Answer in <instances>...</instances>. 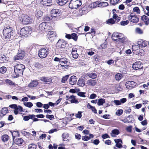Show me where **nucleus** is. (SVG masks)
<instances>
[{"label": "nucleus", "instance_id": "obj_1", "mask_svg": "<svg viewBox=\"0 0 149 149\" xmlns=\"http://www.w3.org/2000/svg\"><path fill=\"white\" fill-rule=\"evenodd\" d=\"M13 28L9 26L5 27L3 31V34L5 38L9 40L13 37Z\"/></svg>", "mask_w": 149, "mask_h": 149}, {"label": "nucleus", "instance_id": "obj_2", "mask_svg": "<svg viewBox=\"0 0 149 149\" xmlns=\"http://www.w3.org/2000/svg\"><path fill=\"white\" fill-rule=\"evenodd\" d=\"M25 67L23 65L21 64H18L14 66V72L16 76L14 78H16L19 76H22L23 72V70Z\"/></svg>", "mask_w": 149, "mask_h": 149}, {"label": "nucleus", "instance_id": "obj_3", "mask_svg": "<svg viewBox=\"0 0 149 149\" xmlns=\"http://www.w3.org/2000/svg\"><path fill=\"white\" fill-rule=\"evenodd\" d=\"M52 15L51 17H48V20H52V21H57L58 18L57 17L59 16L61 12L60 10L57 9H53L51 11Z\"/></svg>", "mask_w": 149, "mask_h": 149}, {"label": "nucleus", "instance_id": "obj_4", "mask_svg": "<svg viewBox=\"0 0 149 149\" xmlns=\"http://www.w3.org/2000/svg\"><path fill=\"white\" fill-rule=\"evenodd\" d=\"M20 20L22 22V24H27L31 23L33 22V19L27 15H22L20 17Z\"/></svg>", "mask_w": 149, "mask_h": 149}, {"label": "nucleus", "instance_id": "obj_5", "mask_svg": "<svg viewBox=\"0 0 149 149\" xmlns=\"http://www.w3.org/2000/svg\"><path fill=\"white\" fill-rule=\"evenodd\" d=\"M81 2L80 0H71L69 6L72 9H76L81 6Z\"/></svg>", "mask_w": 149, "mask_h": 149}, {"label": "nucleus", "instance_id": "obj_6", "mask_svg": "<svg viewBox=\"0 0 149 149\" xmlns=\"http://www.w3.org/2000/svg\"><path fill=\"white\" fill-rule=\"evenodd\" d=\"M60 65L63 69H67L70 65V62L66 58L63 57L61 58Z\"/></svg>", "mask_w": 149, "mask_h": 149}, {"label": "nucleus", "instance_id": "obj_7", "mask_svg": "<svg viewBox=\"0 0 149 149\" xmlns=\"http://www.w3.org/2000/svg\"><path fill=\"white\" fill-rule=\"evenodd\" d=\"M31 32V30H30L29 28L26 26L23 28L21 29L20 33L22 36H27Z\"/></svg>", "mask_w": 149, "mask_h": 149}, {"label": "nucleus", "instance_id": "obj_8", "mask_svg": "<svg viewBox=\"0 0 149 149\" xmlns=\"http://www.w3.org/2000/svg\"><path fill=\"white\" fill-rule=\"evenodd\" d=\"M48 53V49L42 48L39 51L38 55L41 58H44L47 56Z\"/></svg>", "mask_w": 149, "mask_h": 149}, {"label": "nucleus", "instance_id": "obj_9", "mask_svg": "<svg viewBox=\"0 0 149 149\" xmlns=\"http://www.w3.org/2000/svg\"><path fill=\"white\" fill-rule=\"evenodd\" d=\"M9 107L15 109L14 112L15 115L18 114V111L22 112L23 111L22 107L19 106H18L16 104L10 105Z\"/></svg>", "mask_w": 149, "mask_h": 149}, {"label": "nucleus", "instance_id": "obj_10", "mask_svg": "<svg viewBox=\"0 0 149 149\" xmlns=\"http://www.w3.org/2000/svg\"><path fill=\"white\" fill-rule=\"evenodd\" d=\"M143 68V65L141 62L140 61L136 62L132 65V68L135 70L141 69Z\"/></svg>", "mask_w": 149, "mask_h": 149}, {"label": "nucleus", "instance_id": "obj_11", "mask_svg": "<svg viewBox=\"0 0 149 149\" xmlns=\"http://www.w3.org/2000/svg\"><path fill=\"white\" fill-rule=\"evenodd\" d=\"M136 85V83L135 82L131 81L126 82L125 85L127 88L131 89L134 88Z\"/></svg>", "mask_w": 149, "mask_h": 149}, {"label": "nucleus", "instance_id": "obj_12", "mask_svg": "<svg viewBox=\"0 0 149 149\" xmlns=\"http://www.w3.org/2000/svg\"><path fill=\"white\" fill-rule=\"evenodd\" d=\"M24 56V52L22 51H19L18 53L14 57V59L17 60L23 58Z\"/></svg>", "mask_w": 149, "mask_h": 149}, {"label": "nucleus", "instance_id": "obj_13", "mask_svg": "<svg viewBox=\"0 0 149 149\" xmlns=\"http://www.w3.org/2000/svg\"><path fill=\"white\" fill-rule=\"evenodd\" d=\"M123 36V35L122 33L114 32L111 38L112 40L118 42L119 38Z\"/></svg>", "mask_w": 149, "mask_h": 149}, {"label": "nucleus", "instance_id": "obj_14", "mask_svg": "<svg viewBox=\"0 0 149 149\" xmlns=\"http://www.w3.org/2000/svg\"><path fill=\"white\" fill-rule=\"evenodd\" d=\"M65 37L68 39H72L76 41L77 40L78 36L75 33H72L71 34L65 33Z\"/></svg>", "mask_w": 149, "mask_h": 149}, {"label": "nucleus", "instance_id": "obj_15", "mask_svg": "<svg viewBox=\"0 0 149 149\" xmlns=\"http://www.w3.org/2000/svg\"><path fill=\"white\" fill-rule=\"evenodd\" d=\"M128 19L130 22L134 23L138 22L139 20V19L137 16L132 14L128 16Z\"/></svg>", "mask_w": 149, "mask_h": 149}, {"label": "nucleus", "instance_id": "obj_16", "mask_svg": "<svg viewBox=\"0 0 149 149\" xmlns=\"http://www.w3.org/2000/svg\"><path fill=\"white\" fill-rule=\"evenodd\" d=\"M38 27L39 31H42L45 30L49 27L46 22H42L39 24Z\"/></svg>", "mask_w": 149, "mask_h": 149}, {"label": "nucleus", "instance_id": "obj_17", "mask_svg": "<svg viewBox=\"0 0 149 149\" xmlns=\"http://www.w3.org/2000/svg\"><path fill=\"white\" fill-rule=\"evenodd\" d=\"M67 42L63 40H59L56 44V47L59 48L65 47Z\"/></svg>", "mask_w": 149, "mask_h": 149}, {"label": "nucleus", "instance_id": "obj_18", "mask_svg": "<svg viewBox=\"0 0 149 149\" xmlns=\"http://www.w3.org/2000/svg\"><path fill=\"white\" fill-rule=\"evenodd\" d=\"M40 79L42 81H43L45 83L49 84L51 83L52 80V79L51 78L45 77H42L40 78Z\"/></svg>", "mask_w": 149, "mask_h": 149}, {"label": "nucleus", "instance_id": "obj_19", "mask_svg": "<svg viewBox=\"0 0 149 149\" xmlns=\"http://www.w3.org/2000/svg\"><path fill=\"white\" fill-rule=\"evenodd\" d=\"M42 5L45 6H48L52 3V0H40Z\"/></svg>", "mask_w": 149, "mask_h": 149}, {"label": "nucleus", "instance_id": "obj_20", "mask_svg": "<svg viewBox=\"0 0 149 149\" xmlns=\"http://www.w3.org/2000/svg\"><path fill=\"white\" fill-rule=\"evenodd\" d=\"M9 59V57L6 56L5 55H0V62L1 63L6 62Z\"/></svg>", "mask_w": 149, "mask_h": 149}, {"label": "nucleus", "instance_id": "obj_21", "mask_svg": "<svg viewBox=\"0 0 149 149\" xmlns=\"http://www.w3.org/2000/svg\"><path fill=\"white\" fill-rule=\"evenodd\" d=\"M114 141L116 143V146L118 148H120L122 147V141L120 139H116L114 140Z\"/></svg>", "mask_w": 149, "mask_h": 149}, {"label": "nucleus", "instance_id": "obj_22", "mask_svg": "<svg viewBox=\"0 0 149 149\" xmlns=\"http://www.w3.org/2000/svg\"><path fill=\"white\" fill-rule=\"evenodd\" d=\"M77 81L76 77L74 76H72L69 79V83L71 85H74Z\"/></svg>", "mask_w": 149, "mask_h": 149}, {"label": "nucleus", "instance_id": "obj_23", "mask_svg": "<svg viewBox=\"0 0 149 149\" xmlns=\"http://www.w3.org/2000/svg\"><path fill=\"white\" fill-rule=\"evenodd\" d=\"M69 134L68 133H63L62 135V138L63 141L68 142L69 141Z\"/></svg>", "mask_w": 149, "mask_h": 149}, {"label": "nucleus", "instance_id": "obj_24", "mask_svg": "<svg viewBox=\"0 0 149 149\" xmlns=\"http://www.w3.org/2000/svg\"><path fill=\"white\" fill-rule=\"evenodd\" d=\"M96 83L95 80L90 79L87 81L86 84L88 85L93 86L95 85Z\"/></svg>", "mask_w": 149, "mask_h": 149}, {"label": "nucleus", "instance_id": "obj_25", "mask_svg": "<svg viewBox=\"0 0 149 149\" xmlns=\"http://www.w3.org/2000/svg\"><path fill=\"white\" fill-rule=\"evenodd\" d=\"M141 19L146 25H147L149 24V18L148 16L144 15H143L141 17Z\"/></svg>", "mask_w": 149, "mask_h": 149}, {"label": "nucleus", "instance_id": "obj_26", "mask_svg": "<svg viewBox=\"0 0 149 149\" xmlns=\"http://www.w3.org/2000/svg\"><path fill=\"white\" fill-rule=\"evenodd\" d=\"M119 133V131L118 129H115L112 130L111 135L112 137H115L116 136V135H117Z\"/></svg>", "mask_w": 149, "mask_h": 149}, {"label": "nucleus", "instance_id": "obj_27", "mask_svg": "<svg viewBox=\"0 0 149 149\" xmlns=\"http://www.w3.org/2000/svg\"><path fill=\"white\" fill-rule=\"evenodd\" d=\"M38 84V82L36 80H34L28 85V87L30 88L35 87Z\"/></svg>", "mask_w": 149, "mask_h": 149}, {"label": "nucleus", "instance_id": "obj_28", "mask_svg": "<svg viewBox=\"0 0 149 149\" xmlns=\"http://www.w3.org/2000/svg\"><path fill=\"white\" fill-rule=\"evenodd\" d=\"M23 140L22 139L18 138L15 141V143L17 145L19 146H20L23 143Z\"/></svg>", "mask_w": 149, "mask_h": 149}, {"label": "nucleus", "instance_id": "obj_29", "mask_svg": "<svg viewBox=\"0 0 149 149\" xmlns=\"http://www.w3.org/2000/svg\"><path fill=\"white\" fill-rule=\"evenodd\" d=\"M77 83L78 85L82 87L84 86L85 85L84 80L82 79H79Z\"/></svg>", "mask_w": 149, "mask_h": 149}, {"label": "nucleus", "instance_id": "obj_30", "mask_svg": "<svg viewBox=\"0 0 149 149\" xmlns=\"http://www.w3.org/2000/svg\"><path fill=\"white\" fill-rule=\"evenodd\" d=\"M1 138L3 142H6L8 140L9 137L7 134H4L1 136Z\"/></svg>", "mask_w": 149, "mask_h": 149}, {"label": "nucleus", "instance_id": "obj_31", "mask_svg": "<svg viewBox=\"0 0 149 149\" xmlns=\"http://www.w3.org/2000/svg\"><path fill=\"white\" fill-rule=\"evenodd\" d=\"M108 5V4L107 2H101L100 3L99 2V4L98 7H106Z\"/></svg>", "mask_w": 149, "mask_h": 149}, {"label": "nucleus", "instance_id": "obj_32", "mask_svg": "<svg viewBox=\"0 0 149 149\" xmlns=\"http://www.w3.org/2000/svg\"><path fill=\"white\" fill-rule=\"evenodd\" d=\"M68 2L67 0H57V3L60 6H63L65 5Z\"/></svg>", "mask_w": 149, "mask_h": 149}, {"label": "nucleus", "instance_id": "obj_33", "mask_svg": "<svg viewBox=\"0 0 149 149\" xmlns=\"http://www.w3.org/2000/svg\"><path fill=\"white\" fill-rule=\"evenodd\" d=\"M87 107L89 109H91L94 113H97V111L95 108L90 105L89 103L88 104Z\"/></svg>", "mask_w": 149, "mask_h": 149}, {"label": "nucleus", "instance_id": "obj_34", "mask_svg": "<svg viewBox=\"0 0 149 149\" xmlns=\"http://www.w3.org/2000/svg\"><path fill=\"white\" fill-rule=\"evenodd\" d=\"M123 75L120 73L117 74L115 75V78L116 81H119L123 77Z\"/></svg>", "mask_w": 149, "mask_h": 149}, {"label": "nucleus", "instance_id": "obj_35", "mask_svg": "<svg viewBox=\"0 0 149 149\" xmlns=\"http://www.w3.org/2000/svg\"><path fill=\"white\" fill-rule=\"evenodd\" d=\"M99 4V1H96L95 2H93L91 4V8H95L96 7H98Z\"/></svg>", "mask_w": 149, "mask_h": 149}, {"label": "nucleus", "instance_id": "obj_36", "mask_svg": "<svg viewBox=\"0 0 149 149\" xmlns=\"http://www.w3.org/2000/svg\"><path fill=\"white\" fill-rule=\"evenodd\" d=\"M105 102V100L104 99L100 98L98 100L97 104L99 106L102 105Z\"/></svg>", "mask_w": 149, "mask_h": 149}, {"label": "nucleus", "instance_id": "obj_37", "mask_svg": "<svg viewBox=\"0 0 149 149\" xmlns=\"http://www.w3.org/2000/svg\"><path fill=\"white\" fill-rule=\"evenodd\" d=\"M122 37L123 36L120 38L118 40V43H124L127 41V39L126 38L123 37Z\"/></svg>", "mask_w": 149, "mask_h": 149}, {"label": "nucleus", "instance_id": "obj_38", "mask_svg": "<svg viewBox=\"0 0 149 149\" xmlns=\"http://www.w3.org/2000/svg\"><path fill=\"white\" fill-rule=\"evenodd\" d=\"M5 81L7 84H8L10 86H15V83L9 79H6Z\"/></svg>", "mask_w": 149, "mask_h": 149}, {"label": "nucleus", "instance_id": "obj_39", "mask_svg": "<svg viewBox=\"0 0 149 149\" xmlns=\"http://www.w3.org/2000/svg\"><path fill=\"white\" fill-rule=\"evenodd\" d=\"M42 15V12L41 11L38 10L35 16L38 19L41 17Z\"/></svg>", "mask_w": 149, "mask_h": 149}, {"label": "nucleus", "instance_id": "obj_40", "mask_svg": "<svg viewBox=\"0 0 149 149\" xmlns=\"http://www.w3.org/2000/svg\"><path fill=\"white\" fill-rule=\"evenodd\" d=\"M133 11L136 14H139L140 13V10L139 7H135L133 8Z\"/></svg>", "mask_w": 149, "mask_h": 149}, {"label": "nucleus", "instance_id": "obj_41", "mask_svg": "<svg viewBox=\"0 0 149 149\" xmlns=\"http://www.w3.org/2000/svg\"><path fill=\"white\" fill-rule=\"evenodd\" d=\"M88 76L90 78L92 79H95L97 77V74L94 72H91L89 73Z\"/></svg>", "mask_w": 149, "mask_h": 149}, {"label": "nucleus", "instance_id": "obj_42", "mask_svg": "<svg viewBox=\"0 0 149 149\" xmlns=\"http://www.w3.org/2000/svg\"><path fill=\"white\" fill-rule=\"evenodd\" d=\"M113 17V19L115 20L116 22H118L120 20V18L118 17L116 14H114Z\"/></svg>", "mask_w": 149, "mask_h": 149}, {"label": "nucleus", "instance_id": "obj_43", "mask_svg": "<svg viewBox=\"0 0 149 149\" xmlns=\"http://www.w3.org/2000/svg\"><path fill=\"white\" fill-rule=\"evenodd\" d=\"M35 67L37 68H42V65L41 63L37 62L34 64Z\"/></svg>", "mask_w": 149, "mask_h": 149}, {"label": "nucleus", "instance_id": "obj_44", "mask_svg": "<svg viewBox=\"0 0 149 149\" xmlns=\"http://www.w3.org/2000/svg\"><path fill=\"white\" fill-rule=\"evenodd\" d=\"M24 105L26 107L29 108L33 106V104L32 103L30 102H25L24 103Z\"/></svg>", "mask_w": 149, "mask_h": 149}, {"label": "nucleus", "instance_id": "obj_45", "mask_svg": "<svg viewBox=\"0 0 149 149\" xmlns=\"http://www.w3.org/2000/svg\"><path fill=\"white\" fill-rule=\"evenodd\" d=\"M69 75H67L65 76L62 79L61 82L62 83H65L66 82L67 79H68Z\"/></svg>", "mask_w": 149, "mask_h": 149}, {"label": "nucleus", "instance_id": "obj_46", "mask_svg": "<svg viewBox=\"0 0 149 149\" xmlns=\"http://www.w3.org/2000/svg\"><path fill=\"white\" fill-rule=\"evenodd\" d=\"M7 69L6 67H2L0 68V73L2 74L4 73L6 71Z\"/></svg>", "mask_w": 149, "mask_h": 149}, {"label": "nucleus", "instance_id": "obj_47", "mask_svg": "<svg viewBox=\"0 0 149 149\" xmlns=\"http://www.w3.org/2000/svg\"><path fill=\"white\" fill-rule=\"evenodd\" d=\"M36 146L34 144H30L28 146L29 149H36Z\"/></svg>", "mask_w": 149, "mask_h": 149}, {"label": "nucleus", "instance_id": "obj_48", "mask_svg": "<svg viewBox=\"0 0 149 149\" xmlns=\"http://www.w3.org/2000/svg\"><path fill=\"white\" fill-rule=\"evenodd\" d=\"M120 0H110V3L112 5H115L118 3Z\"/></svg>", "mask_w": 149, "mask_h": 149}, {"label": "nucleus", "instance_id": "obj_49", "mask_svg": "<svg viewBox=\"0 0 149 149\" xmlns=\"http://www.w3.org/2000/svg\"><path fill=\"white\" fill-rule=\"evenodd\" d=\"M8 110L7 109L6 107L3 108L1 110V113L3 115H5L8 112Z\"/></svg>", "mask_w": 149, "mask_h": 149}, {"label": "nucleus", "instance_id": "obj_50", "mask_svg": "<svg viewBox=\"0 0 149 149\" xmlns=\"http://www.w3.org/2000/svg\"><path fill=\"white\" fill-rule=\"evenodd\" d=\"M107 22L108 24H113L115 23V21L113 19L111 18L107 20Z\"/></svg>", "mask_w": 149, "mask_h": 149}, {"label": "nucleus", "instance_id": "obj_51", "mask_svg": "<svg viewBox=\"0 0 149 149\" xmlns=\"http://www.w3.org/2000/svg\"><path fill=\"white\" fill-rule=\"evenodd\" d=\"M123 111L122 109L118 110V111L116 112V114L118 116H120L122 114Z\"/></svg>", "mask_w": 149, "mask_h": 149}, {"label": "nucleus", "instance_id": "obj_52", "mask_svg": "<svg viewBox=\"0 0 149 149\" xmlns=\"http://www.w3.org/2000/svg\"><path fill=\"white\" fill-rule=\"evenodd\" d=\"M129 23V21L128 20L126 21H121L120 22V24L121 25L125 26L127 25Z\"/></svg>", "mask_w": 149, "mask_h": 149}, {"label": "nucleus", "instance_id": "obj_53", "mask_svg": "<svg viewBox=\"0 0 149 149\" xmlns=\"http://www.w3.org/2000/svg\"><path fill=\"white\" fill-rule=\"evenodd\" d=\"M86 94V93L83 92H80L78 93L77 95L80 96V97H86V96L85 95V94Z\"/></svg>", "mask_w": 149, "mask_h": 149}, {"label": "nucleus", "instance_id": "obj_54", "mask_svg": "<svg viewBox=\"0 0 149 149\" xmlns=\"http://www.w3.org/2000/svg\"><path fill=\"white\" fill-rule=\"evenodd\" d=\"M72 54L73 57L75 59H77L79 55L77 52H73L72 53Z\"/></svg>", "mask_w": 149, "mask_h": 149}, {"label": "nucleus", "instance_id": "obj_55", "mask_svg": "<svg viewBox=\"0 0 149 149\" xmlns=\"http://www.w3.org/2000/svg\"><path fill=\"white\" fill-rule=\"evenodd\" d=\"M82 112L81 111H78V113L75 115V116L76 118H80L82 117Z\"/></svg>", "mask_w": 149, "mask_h": 149}, {"label": "nucleus", "instance_id": "obj_56", "mask_svg": "<svg viewBox=\"0 0 149 149\" xmlns=\"http://www.w3.org/2000/svg\"><path fill=\"white\" fill-rule=\"evenodd\" d=\"M82 140L84 141H88L90 139V138L88 136L85 135L82 136Z\"/></svg>", "mask_w": 149, "mask_h": 149}, {"label": "nucleus", "instance_id": "obj_57", "mask_svg": "<svg viewBox=\"0 0 149 149\" xmlns=\"http://www.w3.org/2000/svg\"><path fill=\"white\" fill-rule=\"evenodd\" d=\"M139 47L137 45H134V46H132V49L133 51H134V52H133L134 53H135V51H136L137 50H138V49H139Z\"/></svg>", "mask_w": 149, "mask_h": 149}, {"label": "nucleus", "instance_id": "obj_58", "mask_svg": "<svg viewBox=\"0 0 149 149\" xmlns=\"http://www.w3.org/2000/svg\"><path fill=\"white\" fill-rule=\"evenodd\" d=\"M19 134V133L17 131H14L12 133V135L13 138L14 137L18 136Z\"/></svg>", "mask_w": 149, "mask_h": 149}, {"label": "nucleus", "instance_id": "obj_59", "mask_svg": "<svg viewBox=\"0 0 149 149\" xmlns=\"http://www.w3.org/2000/svg\"><path fill=\"white\" fill-rule=\"evenodd\" d=\"M136 32L139 34H142L143 33L142 31L139 28H137L136 29Z\"/></svg>", "mask_w": 149, "mask_h": 149}, {"label": "nucleus", "instance_id": "obj_60", "mask_svg": "<svg viewBox=\"0 0 149 149\" xmlns=\"http://www.w3.org/2000/svg\"><path fill=\"white\" fill-rule=\"evenodd\" d=\"M46 118H49L50 119V120H51L54 118V116L52 115H47L46 116Z\"/></svg>", "mask_w": 149, "mask_h": 149}, {"label": "nucleus", "instance_id": "obj_61", "mask_svg": "<svg viewBox=\"0 0 149 149\" xmlns=\"http://www.w3.org/2000/svg\"><path fill=\"white\" fill-rule=\"evenodd\" d=\"M66 97H67L66 99L69 101V100H70L71 99H73L75 98V96L73 95H71L70 96H66Z\"/></svg>", "mask_w": 149, "mask_h": 149}, {"label": "nucleus", "instance_id": "obj_62", "mask_svg": "<svg viewBox=\"0 0 149 149\" xmlns=\"http://www.w3.org/2000/svg\"><path fill=\"white\" fill-rule=\"evenodd\" d=\"M75 136L76 139L78 140H80L81 138V136L80 134L78 133H76L75 134Z\"/></svg>", "mask_w": 149, "mask_h": 149}, {"label": "nucleus", "instance_id": "obj_63", "mask_svg": "<svg viewBox=\"0 0 149 149\" xmlns=\"http://www.w3.org/2000/svg\"><path fill=\"white\" fill-rule=\"evenodd\" d=\"M97 97L96 94L93 93L91 94L90 96V98L91 99H93Z\"/></svg>", "mask_w": 149, "mask_h": 149}, {"label": "nucleus", "instance_id": "obj_64", "mask_svg": "<svg viewBox=\"0 0 149 149\" xmlns=\"http://www.w3.org/2000/svg\"><path fill=\"white\" fill-rule=\"evenodd\" d=\"M49 34L50 35V37L55 36V33L54 31H50L49 32Z\"/></svg>", "mask_w": 149, "mask_h": 149}]
</instances>
